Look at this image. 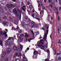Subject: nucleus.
Segmentation results:
<instances>
[{
  "label": "nucleus",
  "instance_id": "f257e3e1",
  "mask_svg": "<svg viewBox=\"0 0 61 61\" xmlns=\"http://www.w3.org/2000/svg\"><path fill=\"white\" fill-rule=\"evenodd\" d=\"M13 12L14 14H15L17 16H18V15H19L18 13H19L20 12L21 14V11L20 10V11L19 10H18L17 11H16V8H15L13 9Z\"/></svg>",
  "mask_w": 61,
  "mask_h": 61
},
{
  "label": "nucleus",
  "instance_id": "f03ea898",
  "mask_svg": "<svg viewBox=\"0 0 61 61\" xmlns=\"http://www.w3.org/2000/svg\"><path fill=\"white\" fill-rule=\"evenodd\" d=\"M30 25L31 26V27L32 28H33V27L34 28H37V27H38V24L36 25V24L33 21H32V24Z\"/></svg>",
  "mask_w": 61,
  "mask_h": 61
},
{
  "label": "nucleus",
  "instance_id": "7ed1b4c3",
  "mask_svg": "<svg viewBox=\"0 0 61 61\" xmlns=\"http://www.w3.org/2000/svg\"><path fill=\"white\" fill-rule=\"evenodd\" d=\"M44 32V37L43 38V39L46 41L47 37V35L48 33V31H45Z\"/></svg>",
  "mask_w": 61,
  "mask_h": 61
},
{
  "label": "nucleus",
  "instance_id": "20e7f679",
  "mask_svg": "<svg viewBox=\"0 0 61 61\" xmlns=\"http://www.w3.org/2000/svg\"><path fill=\"white\" fill-rule=\"evenodd\" d=\"M47 52L48 53V58L47 59H46L45 60V61H49V55H50V51L49 50H47Z\"/></svg>",
  "mask_w": 61,
  "mask_h": 61
},
{
  "label": "nucleus",
  "instance_id": "39448f33",
  "mask_svg": "<svg viewBox=\"0 0 61 61\" xmlns=\"http://www.w3.org/2000/svg\"><path fill=\"white\" fill-rule=\"evenodd\" d=\"M47 43L46 44V45H45L43 46L42 45H38L37 46H38V47H39V46H42V48H45V49H46L47 48V41H46Z\"/></svg>",
  "mask_w": 61,
  "mask_h": 61
},
{
  "label": "nucleus",
  "instance_id": "423d86ee",
  "mask_svg": "<svg viewBox=\"0 0 61 61\" xmlns=\"http://www.w3.org/2000/svg\"><path fill=\"white\" fill-rule=\"evenodd\" d=\"M6 54V52L5 51H4L0 55V56L2 58H3V57H5Z\"/></svg>",
  "mask_w": 61,
  "mask_h": 61
},
{
  "label": "nucleus",
  "instance_id": "0eeeda50",
  "mask_svg": "<svg viewBox=\"0 0 61 61\" xmlns=\"http://www.w3.org/2000/svg\"><path fill=\"white\" fill-rule=\"evenodd\" d=\"M19 31H21V30L19 29L18 26H17V28L15 29L14 27H12V28L11 30H18Z\"/></svg>",
  "mask_w": 61,
  "mask_h": 61
},
{
  "label": "nucleus",
  "instance_id": "6e6552de",
  "mask_svg": "<svg viewBox=\"0 0 61 61\" xmlns=\"http://www.w3.org/2000/svg\"><path fill=\"white\" fill-rule=\"evenodd\" d=\"M44 42V40H41L40 41V42L39 41H38L37 42V43L39 45H43L44 44V43H43V42Z\"/></svg>",
  "mask_w": 61,
  "mask_h": 61
},
{
  "label": "nucleus",
  "instance_id": "1a4fd4ad",
  "mask_svg": "<svg viewBox=\"0 0 61 61\" xmlns=\"http://www.w3.org/2000/svg\"><path fill=\"white\" fill-rule=\"evenodd\" d=\"M5 45L6 46H7L8 47L11 46V43L8 41L5 43Z\"/></svg>",
  "mask_w": 61,
  "mask_h": 61
},
{
  "label": "nucleus",
  "instance_id": "9d476101",
  "mask_svg": "<svg viewBox=\"0 0 61 61\" xmlns=\"http://www.w3.org/2000/svg\"><path fill=\"white\" fill-rule=\"evenodd\" d=\"M31 32L32 33L33 35V38L29 39L28 40V41H29V42H30V40H33V39H34V38H35V37H34V35H35V34H34V32H33V31H31Z\"/></svg>",
  "mask_w": 61,
  "mask_h": 61
},
{
  "label": "nucleus",
  "instance_id": "9b49d317",
  "mask_svg": "<svg viewBox=\"0 0 61 61\" xmlns=\"http://www.w3.org/2000/svg\"><path fill=\"white\" fill-rule=\"evenodd\" d=\"M22 57L23 59L22 60V61H27V59L25 58V57L24 54H23L22 55Z\"/></svg>",
  "mask_w": 61,
  "mask_h": 61
},
{
  "label": "nucleus",
  "instance_id": "f8f14e48",
  "mask_svg": "<svg viewBox=\"0 0 61 61\" xmlns=\"http://www.w3.org/2000/svg\"><path fill=\"white\" fill-rule=\"evenodd\" d=\"M15 56H22V54L20 53H16L15 54Z\"/></svg>",
  "mask_w": 61,
  "mask_h": 61
},
{
  "label": "nucleus",
  "instance_id": "ddd939ff",
  "mask_svg": "<svg viewBox=\"0 0 61 61\" xmlns=\"http://www.w3.org/2000/svg\"><path fill=\"white\" fill-rule=\"evenodd\" d=\"M2 7L1 5H0V11L3 14L4 13V9H2Z\"/></svg>",
  "mask_w": 61,
  "mask_h": 61
},
{
  "label": "nucleus",
  "instance_id": "4468645a",
  "mask_svg": "<svg viewBox=\"0 0 61 61\" xmlns=\"http://www.w3.org/2000/svg\"><path fill=\"white\" fill-rule=\"evenodd\" d=\"M2 24L4 26H5L6 25L7 27L8 26V24L7 22L5 21H4L2 22Z\"/></svg>",
  "mask_w": 61,
  "mask_h": 61
},
{
  "label": "nucleus",
  "instance_id": "2eb2a0df",
  "mask_svg": "<svg viewBox=\"0 0 61 61\" xmlns=\"http://www.w3.org/2000/svg\"><path fill=\"white\" fill-rule=\"evenodd\" d=\"M7 52L8 54L10 53L11 51V49L10 48H8L7 49Z\"/></svg>",
  "mask_w": 61,
  "mask_h": 61
},
{
  "label": "nucleus",
  "instance_id": "dca6fc26",
  "mask_svg": "<svg viewBox=\"0 0 61 61\" xmlns=\"http://www.w3.org/2000/svg\"><path fill=\"white\" fill-rule=\"evenodd\" d=\"M37 54H38V52L36 51H34L33 53L34 55H36V56L37 55Z\"/></svg>",
  "mask_w": 61,
  "mask_h": 61
},
{
  "label": "nucleus",
  "instance_id": "f3484780",
  "mask_svg": "<svg viewBox=\"0 0 61 61\" xmlns=\"http://www.w3.org/2000/svg\"><path fill=\"white\" fill-rule=\"evenodd\" d=\"M6 33H7V32L4 31L3 33V36L4 35L5 37H7V35L6 34Z\"/></svg>",
  "mask_w": 61,
  "mask_h": 61
},
{
  "label": "nucleus",
  "instance_id": "a211bd4d",
  "mask_svg": "<svg viewBox=\"0 0 61 61\" xmlns=\"http://www.w3.org/2000/svg\"><path fill=\"white\" fill-rule=\"evenodd\" d=\"M21 24H22V26H23V28H25V25H24V22H23L22 21L21 22Z\"/></svg>",
  "mask_w": 61,
  "mask_h": 61
},
{
  "label": "nucleus",
  "instance_id": "6ab92c4d",
  "mask_svg": "<svg viewBox=\"0 0 61 61\" xmlns=\"http://www.w3.org/2000/svg\"><path fill=\"white\" fill-rule=\"evenodd\" d=\"M25 37H26V38H27L28 37V34L27 33H26L25 34Z\"/></svg>",
  "mask_w": 61,
  "mask_h": 61
},
{
  "label": "nucleus",
  "instance_id": "aec40b11",
  "mask_svg": "<svg viewBox=\"0 0 61 61\" xmlns=\"http://www.w3.org/2000/svg\"><path fill=\"white\" fill-rule=\"evenodd\" d=\"M11 39L14 40V38H13V37H12V38H10V37L8 39V40L6 41H8V40H10Z\"/></svg>",
  "mask_w": 61,
  "mask_h": 61
},
{
  "label": "nucleus",
  "instance_id": "412c9836",
  "mask_svg": "<svg viewBox=\"0 0 61 61\" xmlns=\"http://www.w3.org/2000/svg\"><path fill=\"white\" fill-rule=\"evenodd\" d=\"M13 49H14V50H16L17 49V48L15 46H13L12 47Z\"/></svg>",
  "mask_w": 61,
  "mask_h": 61
},
{
  "label": "nucleus",
  "instance_id": "4be33fe9",
  "mask_svg": "<svg viewBox=\"0 0 61 61\" xmlns=\"http://www.w3.org/2000/svg\"><path fill=\"white\" fill-rule=\"evenodd\" d=\"M15 22L14 23V24H15V25H17V24H18V20H15Z\"/></svg>",
  "mask_w": 61,
  "mask_h": 61
},
{
  "label": "nucleus",
  "instance_id": "5701e85b",
  "mask_svg": "<svg viewBox=\"0 0 61 61\" xmlns=\"http://www.w3.org/2000/svg\"><path fill=\"white\" fill-rule=\"evenodd\" d=\"M10 5L11 6V7H15V5H13L12 4H10Z\"/></svg>",
  "mask_w": 61,
  "mask_h": 61
},
{
  "label": "nucleus",
  "instance_id": "b1692460",
  "mask_svg": "<svg viewBox=\"0 0 61 61\" xmlns=\"http://www.w3.org/2000/svg\"><path fill=\"white\" fill-rule=\"evenodd\" d=\"M20 46L21 50V51L22 50V49H23V46L22 45H20Z\"/></svg>",
  "mask_w": 61,
  "mask_h": 61
},
{
  "label": "nucleus",
  "instance_id": "393cba45",
  "mask_svg": "<svg viewBox=\"0 0 61 61\" xmlns=\"http://www.w3.org/2000/svg\"><path fill=\"white\" fill-rule=\"evenodd\" d=\"M29 50V47L27 48L26 50L25 51V53H26V52H27V51Z\"/></svg>",
  "mask_w": 61,
  "mask_h": 61
},
{
  "label": "nucleus",
  "instance_id": "a878e982",
  "mask_svg": "<svg viewBox=\"0 0 61 61\" xmlns=\"http://www.w3.org/2000/svg\"><path fill=\"white\" fill-rule=\"evenodd\" d=\"M46 25H45L44 26V27H45V28H46V29H48L49 28V27H47V26H46Z\"/></svg>",
  "mask_w": 61,
  "mask_h": 61
},
{
  "label": "nucleus",
  "instance_id": "bb28decb",
  "mask_svg": "<svg viewBox=\"0 0 61 61\" xmlns=\"http://www.w3.org/2000/svg\"><path fill=\"white\" fill-rule=\"evenodd\" d=\"M3 44V41L2 40L0 41V45H2Z\"/></svg>",
  "mask_w": 61,
  "mask_h": 61
},
{
  "label": "nucleus",
  "instance_id": "cd10ccee",
  "mask_svg": "<svg viewBox=\"0 0 61 61\" xmlns=\"http://www.w3.org/2000/svg\"><path fill=\"white\" fill-rule=\"evenodd\" d=\"M17 50V51H18V52H19L20 51H21V50H20V49L17 48V49L16 50Z\"/></svg>",
  "mask_w": 61,
  "mask_h": 61
},
{
  "label": "nucleus",
  "instance_id": "c85d7f7f",
  "mask_svg": "<svg viewBox=\"0 0 61 61\" xmlns=\"http://www.w3.org/2000/svg\"><path fill=\"white\" fill-rule=\"evenodd\" d=\"M53 9L54 10H55L56 9V10H57V8H56V7H55L54 8H53Z\"/></svg>",
  "mask_w": 61,
  "mask_h": 61
},
{
  "label": "nucleus",
  "instance_id": "c756f323",
  "mask_svg": "<svg viewBox=\"0 0 61 61\" xmlns=\"http://www.w3.org/2000/svg\"><path fill=\"white\" fill-rule=\"evenodd\" d=\"M51 2L53 3V5H55V2L54 1V0H52Z\"/></svg>",
  "mask_w": 61,
  "mask_h": 61
},
{
  "label": "nucleus",
  "instance_id": "7c9ffc66",
  "mask_svg": "<svg viewBox=\"0 0 61 61\" xmlns=\"http://www.w3.org/2000/svg\"><path fill=\"white\" fill-rule=\"evenodd\" d=\"M35 18L37 19V20H38V21L40 22V19L39 18Z\"/></svg>",
  "mask_w": 61,
  "mask_h": 61
},
{
  "label": "nucleus",
  "instance_id": "2f4dec72",
  "mask_svg": "<svg viewBox=\"0 0 61 61\" xmlns=\"http://www.w3.org/2000/svg\"><path fill=\"white\" fill-rule=\"evenodd\" d=\"M23 10V11L25 12V8H24L22 7L21 8Z\"/></svg>",
  "mask_w": 61,
  "mask_h": 61
},
{
  "label": "nucleus",
  "instance_id": "473e14b6",
  "mask_svg": "<svg viewBox=\"0 0 61 61\" xmlns=\"http://www.w3.org/2000/svg\"><path fill=\"white\" fill-rule=\"evenodd\" d=\"M40 6H43V4H39V5H38V7H40Z\"/></svg>",
  "mask_w": 61,
  "mask_h": 61
},
{
  "label": "nucleus",
  "instance_id": "72a5a7b5",
  "mask_svg": "<svg viewBox=\"0 0 61 61\" xmlns=\"http://www.w3.org/2000/svg\"><path fill=\"white\" fill-rule=\"evenodd\" d=\"M31 16L32 17H35V14H32L31 15Z\"/></svg>",
  "mask_w": 61,
  "mask_h": 61
},
{
  "label": "nucleus",
  "instance_id": "f704fd0d",
  "mask_svg": "<svg viewBox=\"0 0 61 61\" xmlns=\"http://www.w3.org/2000/svg\"><path fill=\"white\" fill-rule=\"evenodd\" d=\"M9 18H10V21H12V18H11V17H9Z\"/></svg>",
  "mask_w": 61,
  "mask_h": 61
},
{
  "label": "nucleus",
  "instance_id": "c9c22d12",
  "mask_svg": "<svg viewBox=\"0 0 61 61\" xmlns=\"http://www.w3.org/2000/svg\"><path fill=\"white\" fill-rule=\"evenodd\" d=\"M7 7H8V8H10V6L9 5V4H7Z\"/></svg>",
  "mask_w": 61,
  "mask_h": 61
},
{
  "label": "nucleus",
  "instance_id": "e433bc0d",
  "mask_svg": "<svg viewBox=\"0 0 61 61\" xmlns=\"http://www.w3.org/2000/svg\"><path fill=\"white\" fill-rule=\"evenodd\" d=\"M3 34V32L2 31H0V35H2Z\"/></svg>",
  "mask_w": 61,
  "mask_h": 61
},
{
  "label": "nucleus",
  "instance_id": "4c0bfd02",
  "mask_svg": "<svg viewBox=\"0 0 61 61\" xmlns=\"http://www.w3.org/2000/svg\"><path fill=\"white\" fill-rule=\"evenodd\" d=\"M2 21L1 19V18H0V23H2Z\"/></svg>",
  "mask_w": 61,
  "mask_h": 61
},
{
  "label": "nucleus",
  "instance_id": "58836bf2",
  "mask_svg": "<svg viewBox=\"0 0 61 61\" xmlns=\"http://www.w3.org/2000/svg\"><path fill=\"white\" fill-rule=\"evenodd\" d=\"M59 5H61V1L59 0Z\"/></svg>",
  "mask_w": 61,
  "mask_h": 61
},
{
  "label": "nucleus",
  "instance_id": "ea45409f",
  "mask_svg": "<svg viewBox=\"0 0 61 61\" xmlns=\"http://www.w3.org/2000/svg\"><path fill=\"white\" fill-rule=\"evenodd\" d=\"M26 25V26H27V27H29V25L28 24L27 25Z\"/></svg>",
  "mask_w": 61,
  "mask_h": 61
},
{
  "label": "nucleus",
  "instance_id": "a19ab883",
  "mask_svg": "<svg viewBox=\"0 0 61 61\" xmlns=\"http://www.w3.org/2000/svg\"><path fill=\"white\" fill-rule=\"evenodd\" d=\"M31 7H32V6H31V5H30L29 8L30 9V11H31Z\"/></svg>",
  "mask_w": 61,
  "mask_h": 61
},
{
  "label": "nucleus",
  "instance_id": "79ce46f5",
  "mask_svg": "<svg viewBox=\"0 0 61 61\" xmlns=\"http://www.w3.org/2000/svg\"><path fill=\"white\" fill-rule=\"evenodd\" d=\"M61 57H59L58 58V60H61Z\"/></svg>",
  "mask_w": 61,
  "mask_h": 61
},
{
  "label": "nucleus",
  "instance_id": "37998d69",
  "mask_svg": "<svg viewBox=\"0 0 61 61\" xmlns=\"http://www.w3.org/2000/svg\"><path fill=\"white\" fill-rule=\"evenodd\" d=\"M59 11H61V7H59Z\"/></svg>",
  "mask_w": 61,
  "mask_h": 61
},
{
  "label": "nucleus",
  "instance_id": "c03bdc74",
  "mask_svg": "<svg viewBox=\"0 0 61 61\" xmlns=\"http://www.w3.org/2000/svg\"><path fill=\"white\" fill-rule=\"evenodd\" d=\"M54 51L55 52V53L54 54L56 55V50H54Z\"/></svg>",
  "mask_w": 61,
  "mask_h": 61
},
{
  "label": "nucleus",
  "instance_id": "a18cd8bd",
  "mask_svg": "<svg viewBox=\"0 0 61 61\" xmlns=\"http://www.w3.org/2000/svg\"><path fill=\"white\" fill-rule=\"evenodd\" d=\"M6 19V17L5 16L4 17V18H3V19Z\"/></svg>",
  "mask_w": 61,
  "mask_h": 61
},
{
  "label": "nucleus",
  "instance_id": "49530a36",
  "mask_svg": "<svg viewBox=\"0 0 61 61\" xmlns=\"http://www.w3.org/2000/svg\"><path fill=\"white\" fill-rule=\"evenodd\" d=\"M25 18L26 19H28V17H27V16L25 17Z\"/></svg>",
  "mask_w": 61,
  "mask_h": 61
},
{
  "label": "nucleus",
  "instance_id": "de8ad7c7",
  "mask_svg": "<svg viewBox=\"0 0 61 61\" xmlns=\"http://www.w3.org/2000/svg\"><path fill=\"white\" fill-rule=\"evenodd\" d=\"M39 34V32H37L36 33V35H37Z\"/></svg>",
  "mask_w": 61,
  "mask_h": 61
},
{
  "label": "nucleus",
  "instance_id": "09e8293b",
  "mask_svg": "<svg viewBox=\"0 0 61 61\" xmlns=\"http://www.w3.org/2000/svg\"><path fill=\"white\" fill-rule=\"evenodd\" d=\"M15 61H20L18 59H17L15 60Z\"/></svg>",
  "mask_w": 61,
  "mask_h": 61
},
{
  "label": "nucleus",
  "instance_id": "8fccbe9b",
  "mask_svg": "<svg viewBox=\"0 0 61 61\" xmlns=\"http://www.w3.org/2000/svg\"><path fill=\"white\" fill-rule=\"evenodd\" d=\"M48 1L50 3L51 2V0H48Z\"/></svg>",
  "mask_w": 61,
  "mask_h": 61
},
{
  "label": "nucleus",
  "instance_id": "3c124183",
  "mask_svg": "<svg viewBox=\"0 0 61 61\" xmlns=\"http://www.w3.org/2000/svg\"><path fill=\"white\" fill-rule=\"evenodd\" d=\"M44 3H46V0H44Z\"/></svg>",
  "mask_w": 61,
  "mask_h": 61
},
{
  "label": "nucleus",
  "instance_id": "603ef678",
  "mask_svg": "<svg viewBox=\"0 0 61 61\" xmlns=\"http://www.w3.org/2000/svg\"><path fill=\"white\" fill-rule=\"evenodd\" d=\"M28 21L30 22V23L31 22V20H30L29 19H28Z\"/></svg>",
  "mask_w": 61,
  "mask_h": 61
},
{
  "label": "nucleus",
  "instance_id": "864d4df0",
  "mask_svg": "<svg viewBox=\"0 0 61 61\" xmlns=\"http://www.w3.org/2000/svg\"><path fill=\"white\" fill-rule=\"evenodd\" d=\"M37 2L38 3H39L40 1L38 0H37Z\"/></svg>",
  "mask_w": 61,
  "mask_h": 61
},
{
  "label": "nucleus",
  "instance_id": "5fc2aeb1",
  "mask_svg": "<svg viewBox=\"0 0 61 61\" xmlns=\"http://www.w3.org/2000/svg\"><path fill=\"white\" fill-rule=\"evenodd\" d=\"M41 29H42V30H45V28H41Z\"/></svg>",
  "mask_w": 61,
  "mask_h": 61
},
{
  "label": "nucleus",
  "instance_id": "6e6d98bb",
  "mask_svg": "<svg viewBox=\"0 0 61 61\" xmlns=\"http://www.w3.org/2000/svg\"><path fill=\"white\" fill-rule=\"evenodd\" d=\"M58 20H60V18H59V17L58 18Z\"/></svg>",
  "mask_w": 61,
  "mask_h": 61
},
{
  "label": "nucleus",
  "instance_id": "4d7b16f0",
  "mask_svg": "<svg viewBox=\"0 0 61 61\" xmlns=\"http://www.w3.org/2000/svg\"><path fill=\"white\" fill-rule=\"evenodd\" d=\"M60 55V54L59 53H58L57 54V56L58 55Z\"/></svg>",
  "mask_w": 61,
  "mask_h": 61
},
{
  "label": "nucleus",
  "instance_id": "13d9d810",
  "mask_svg": "<svg viewBox=\"0 0 61 61\" xmlns=\"http://www.w3.org/2000/svg\"><path fill=\"white\" fill-rule=\"evenodd\" d=\"M58 34H60V31H58Z\"/></svg>",
  "mask_w": 61,
  "mask_h": 61
},
{
  "label": "nucleus",
  "instance_id": "bf43d9fd",
  "mask_svg": "<svg viewBox=\"0 0 61 61\" xmlns=\"http://www.w3.org/2000/svg\"><path fill=\"white\" fill-rule=\"evenodd\" d=\"M30 4V2H28V3H27V5H29Z\"/></svg>",
  "mask_w": 61,
  "mask_h": 61
},
{
  "label": "nucleus",
  "instance_id": "052dcab7",
  "mask_svg": "<svg viewBox=\"0 0 61 61\" xmlns=\"http://www.w3.org/2000/svg\"><path fill=\"white\" fill-rule=\"evenodd\" d=\"M40 10H41V9H40V8H39L38 11H40Z\"/></svg>",
  "mask_w": 61,
  "mask_h": 61
},
{
  "label": "nucleus",
  "instance_id": "680f3d73",
  "mask_svg": "<svg viewBox=\"0 0 61 61\" xmlns=\"http://www.w3.org/2000/svg\"><path fill=\"white\" fill-rule=\"evenodd\" d=\"M21 15H20V20H21Z\"/></svg>",
  "mask_w": 61,
  "mask_h": 61
},
{
  "label": "nucleus",
  "instance_id": "e2e57ef3",
  "mask_svg": "<svg viewBox=\"0 0 61 61\" xmlns=\"http://www.w3.org/2000/svg\"><path fill=\"white\" fill-rule=\"evenodd\" d=\"M13 2H16V1L15 0H13Z\"/></svg>",
  "mask_w": 61,
  "mask_h": 61
},
{
  "label": "nucleus",
  "instance_id": "0e129e2a",
  "mask_svg": "<svg viewBox=\"0 0 61 61\" xmlns=\"http://www.w3.org/2000/svg\"><path fill=\"white\" fill-rule=\"evenodd\" d=\"M19 32L20 33H22V31H19Z\"/></svg>",
  "mask_w": 61,
  "mask_h": 61
},
{
  "label": "nucleus",
  "instance_id": "69168bd1",
  "mask_svg": "<svg viewBox=\"0 0 61 61\" xmlns=\"http://www.w3.org/2000/svg\"><path fill=\"white\" fill-rule=\"evenodd\" d=\"M58 43H60V44H61V42H60V41H59L58 42Z\"/></svg>",
  "mask_w": 61,
  "mask_h": 61
},
{
  "label": "nucleus",
  "instance_id": "338daca9",
  "mask_svg": "<svg viewBox=\"0 0 61 61\" xmlns=\"http://www.w3.org/2000/svg\"><path fill=\"white\" fill-rule=\"evenodd\" d=\"M42 38V37L41 36L40 37V38H39V39H41V38Z\"/></svg>",
  "mask_w": 61,
  "mask_h": 61
},
{
  "label": "nucleus",
  "instance_id": "774afa93",
  "mask_svg": "<svg viewBox=\"0 0 61 61\" xmlns=\"http://www.w3.org/2000/svg\"><path fill=\"white\" fill-rule=\"evenodd\" d=\"M22 5H24V3L23 2H22Z\"/></svg>",
  "mask_w": 61,
  "mask_h": 61
}]
</instances>
